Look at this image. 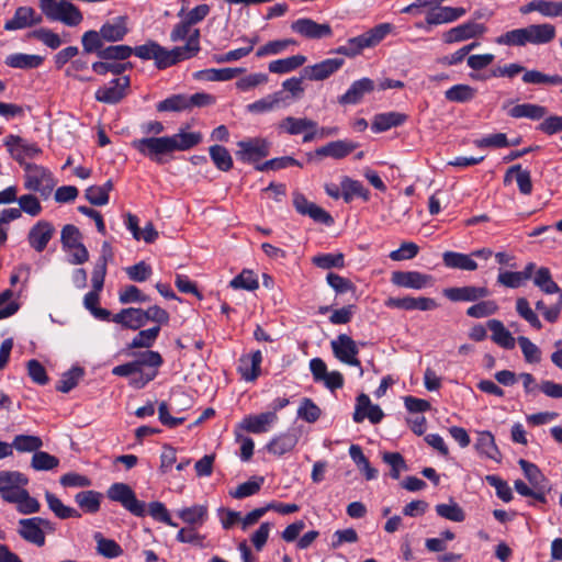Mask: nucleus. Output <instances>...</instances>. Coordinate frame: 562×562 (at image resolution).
<instances>
[{"label":"nucleus","instance_id":"nucleus-1","mask_svg":"<svg viewBox=\"0 0 562 562\" xmlns=\"http://www.w3.org/2000/svg\"><path fill=\"white\" fill-rule=\"evenodd\" d=\"M128 18L119 15L105 21L100 30H89L81 35V44H90L93 50L100 47V43L121 42L128 34Z\"/></svg>","mask_w":562,"mask_h":562},{"label":"nucleus","instance_id":"nucleus-2","mask_svg":"<svg viewBox=\"0 0 562 562\" xmlns=\"http://www.w3.org/2000/svg\"><path fill=\"white\" fill-rule=\"evenodd\" d=\"M42 14L47 20L76 27L83 21V14L74 3L66 0H40Z\"/></svg>","mask_w":562,"mask_h":562},{"label":"nucleus","instance_id":"nucleus-3","mask_svg":"<svg viewBox=\"0 0 562 562\" xmlns=\"http://www.w3.org/2000/svg\"><path fill=\"white\" fill-rule=\"evenodd\" d=\"M132 146L143 156L149 158L156 164H165L166 155L173 153L169 136L162 137H144L134 139Z\"/></svg>","mask_w":562,"mask_h":562},{"label":"nucleus","instance_id":"nucleus-4","mask_svg":"<svg viewBox=\"0 0 562 562\" xmlns=\"http://www.w3.org/2000/svg\"><path fill=\"white\" fill-rule=\"evenodd\" d=\"M106 495L111 501L120 503L131 514L137 517H144L146 515V504L136 498L130 485L125 483H114L109 487Z\"/></svg>","mask_w":562,"mask_h":562},{"label":"nucleus","instance_id":"nucleus-5","mask_svg":"<svg viewBox=\"0 0 562 562\" xmlns=\"http://www.w3.org/2000/svg\"><path fill=\"white\" fill-rule=\"evenodd\" d=\"M331 351L340 362L359 368V375H363L361 362L358 359V344L347 334H339L330 341Z\"/></svg>","mask_w":562,"mask_h":562},{"label":"nucleus","instance_id":"nucleus-6","mask_svg":"<svg viewBox=\"0 0 562 562\" xmlns=\"http://www.w3.org/2000/svg\"><path fill=\"white\" fill-rule=\"evenodd\" d=\"M25 188L40 192L42 195L47 196L54 189L55 182L52 173L44 167L35 164H25Z\"/></svg>","mask_w":562,"mask_h":562},{"label":"nucleus","instance_id":"nucleus-7","mask_svg":"<svg viewBox=\"0 0 562 562\" xmlns=\"http://www.w3.org/2000/svg\"><path fill=\"white\" fill-rule=\"evenodd\" d=\"M235 153L238 160L246 164H255L270 154V143L260 137L248 138L237 143Z\"/></svg>","mask_w":562,"mask_h":562},{"label":"nucleus","instance_id":"nucleus-8","mask_svg":"<svg viewBox=\"0 0 562 562\" xmlns=\"http://www.w3.org/2000/svg\"><path fill=\"white\" fill-rule=\"evenodd\" d=\"M3 143L11 157L20 165H25L26 158L32 159L42 154V149L35 143H30L19 135L10 134L5 136Z\"/></svg>","mask_w":562,"mask_h":562},{"label":"nucleus","instance_id":"nucleus-9","mask_svg":"<svg viewBox=\"0 0 562 562\" xmlns=\"http://www.w3.org/2000/svg\"><path fill=\"white\" fill-rule=\"evenodd\" d=\"M291 30L307 40H322L333 35L328 23H317L310 18H301L292 22Z\"/></svg>","mask_w":562,"mask_h":562},{"label":"nucleus","instance_id":"nucleus-10","mask_svg":"<svg viewBox=\"0 0 562 562\" xmlns=\"http://www.w3.org/2000/svg\"><path fill=\"white\" fill-rule=\"evenodd\" d=\"M293 205L297 213L310 216L316 223L325 225H331L334 223L333 216L327 211L310 202L301 192L293 193Z\"/></svg>","mask_w":562,"mask_h":562},{"label":"nucleus","instance_id":"nucleus-11","mask_svg":"<svg viewBox=\"0 0 562 562\" xmlns=\"http://www.w3.org/2000/svg\"><path fill=\"white\" fill-rule=\"evenodd\" d=\"M55 233V226L50 222L41 220L30 228L27 243L36 252H43Z\"/></svg>","mask_w":562,"mask_h":562},{"label":"nucleus","instance_id":"nucleus-12","mask_svg":"<svg viewBox=\"0 0 562 562\" xmlns=\"http://www.w3.org/2000/svg\"><path fill=\"white\" fill-rule=\"evenodd\" d=\"M85 54H94L101 60L125 61L133 55V47L124 44L105 45L100 43V47L93 50L90 44H81Z\"/></svg>","mask_w":562,"mask_h":562},{"label":"nucleus","instance_id":"nucleus-13","mask_svg":"<svg viewBox=\"0 0 562 562\" xmlns=\"http://www.w3.org/2000/svg\"><path fill=\"white\" fill-rule=\"evenodd\" d=\"M486 32L484 24L469 21L445 32L442 40L447 44L463 42L471 38H477Z\"/></svg>","mask_w":562,"mask_h":562},{"label":"nucleus","instance_id":"nucleus-14","mask_svg":"<svg viewBox=\"0 0 562 562\" xmlns=\"http://www.w3.org/2000/svg\"><path fill=\"white\" fill-rule=\"evenodd\" d=\"M130 85L131 81L127 76L113 79L110 86L99 88L94 97L99 102L115 104L126 95Z\"/></svg>","mask_w":562,"mask_h":562},{"label":"nucleus","instance_id":"nucleus-15","mask_svg":"<svg viewBox=\"0 0 562 562\" xmlns=\"http://www.w3.org/2000/svg\"><path fill=\"white\" fill-rule=\"evenodd\" d=\"M345 64L342 58H327L321 63L303 68V78L312 81H323L338 71Z\"/></svg>","mask_w":562,"mask_h":562},{"label":"nucleus","instance_id":"nucleus-16","mask_svg":"<svg viewBox=\"0 0 562 562\" xmlns=\"http://www.w3.org/2000/svg\"><path fill=\"white\" fill-rule=\"evenodd\" d=\"M442 294L451 302H477L488 296L490 291L485 286L464 285L446 288Z\"/></svg>","mask_w":562,"mask_h":562},{"label":"nucleus","instance_id":"nucleus-17","mask_svg":"<svg viewBox=\"0 0 562 562\" xmlns=\"http://www.w3.org/2000/svg\"><path fill=\"white\" fill-rule=\"evenodd\" d=\"M27 484V476L19 471H0V494L4 502L9 503Z\"/></svg>","mask_w":562,"mask_h":562},{"label":"nucleus","instance_id":"nucleus-18","mask_svg":"<svg viewBox=\"0 0 562 562\" xmlns=\"http://www.w3.org/2000/svg\"><path fill=\"white\" fill-rule=\"evenodd\" d=\"M42 21V14L36 13L33 8L19 7L14 12L13 18L5 22L4 30L16 31L27 29L41 24Z\"/></svg>","mask_w":562,"mask_h":562},{"label":"nucleus","instance_id":"nucleus-19","mask_svg":"<svg viewBox=\"0 0 562 562\" xmlns=\"http://www.w3.org/2000/svg\"><path fill=\"white\" fill-rule=\"evenodd\" d=\"M385 305L392 308H400L405 311H431L437 308L438 304L434 299L430 297H389L385 301Z\"/></svg>","mask_w":562,"mask_h":562},{"label":"nucleus","instance_id":"nucleus-20","mask_svg":"<svg viewBox=\"0 0 562 562\" xmlns=\"http://www.w3.org/2000/svg\"><path fill=\"white\" fill-rule=\"evenodd\" d=\"M391 281L401 288L420 290L431 284L432 277L419 271H395Z\"/></svg>","mask_w":562,"mask_h":562},{"label":"nucleus","instance_id":"nucleus-21","mask_svg":"<svg viewBox=\"0 0 562 562\" xmlns=\"http://www.w3.org/2000/svg\"><path fill=\"white\" fill-rule=\"evenodd\" d=\"M357 147V143L348 139H339L318 147L314 155L321 158L330 157L334 159H342L350 155Z\"/></svg>","mask_w":562,"mask_h":562},{"label":"nucleus","instance_id":"nucleus-22","mask_svg":"<svg viewBox=\"0 0 562 562\" xmlns=\"http://www.w3.org/2000/svg\"><path fill=\"white\" fill-rule=\"evenodd\" d=\"M374 81L370 78H362L352 82L349 89L339 97L338 102L342 105L359 103L364 94L374 90Z\"/></svg>","mask_w":562,"mask_h":562},{"label":"nucleus","instance_id":"nucleus-23","mask_svg":"<svg viewBox=\"0 0 562 562\" xmlns=\"http://www.w3.org/2000/svg\"><path fill=\"white\" fill-rule=\"evenodd\" d=\"M465 12L464 8L432 5L431 10L427 12L426 23L428 25L450 23L463 16Z\"/></svg>","mask_w":562,"mask_h":562},{"label":"nucleus","instance_id":"nucleus-24","mask_svg":"<svg viewBox=\"0 0 562 562\" xmlns=\"http://www.w3.org/2000/svg\"><path fill=\"white\" fill-rule=\"evenodd\" d=\"M18 533L22 539L36 547L45 544V532L40 528L36 517L20 519Z\"/></svg>","mask_w":562,"mask_h":562},{"label":"nucleus","instance_id":"nucleus-25","mask_svg":"<svg viewBox=\"0 0 562 562\" xmlns=\"http://www.w3.org/2000/svg\"><path fill=\"white\" fill-rule=\"evenodd\" d=\"M262 362V353L256 350L250 355L241 356L239 359L238 371L245 381H255L260 374V364Z\"/></svg>","mask_w":562,"mask_h":562},{"label":"nucleus","instance_id":"nucleus-26","mask_svg":"<svg viewBox=\"0 0 562 562\" xmlns=\"http://www.w3.org/2000/svg\"><path fill=\"white\" fill-rule=\"evenodd\" d=\"M277 414L274 412H266L258 415L246 416L240 427L248 432L262 434L268 431L271 424L277 420Z\"/></svg>","mask_w":562,"mask_h":562},{"label":"nucleus","instance_id":"nucleus-27","mask_svg":"<svg viewBox=\"0 0 562 562\" xmlns=\"http://www.w3.org/2000/svg\"><path fill=\"white\" fill-rule=\"evenodd\" d=\"M442 262L449 269H458L463 271H475L477 262L472 258L471 254H462L457 251H445L442 254Z\"/></svg>","mask_w":562,"mask_h":562},{"label":"nucleus","instance_id":"nucleus-28","mask_svg":"<svg viewBox=\"0 0 562 562\" xmlns=\"http://www.w3.org/2000/svg\"><path fill=\"white\" fill-rule=\"evenodd\" d=\"M112 321L134 330L146 325L143 308L135 307L123 308L112 317Z\"/></svg>","mask_w":562,"mask_h":562},{"label":"nucleus","instance_id":"nucleus-29","mask_svg":"<svg viewBox=\"0 0 562 562\" xmlns=\"http://www.w3.org/2000/svg\"><path fill=\"white\" fill-rule=\"evenodd\" d=\"M548 113V109L543 105L535 103H521L510 108L507 114L513 119H529L538 121L543 119Z\"/></svg>","mask_w":562,"mask_h":562},{"label":"nucleus","instance_id":"nucleus-30","mask_svg":"<svg viewBox=\"0 0 562 562\" xmlns=\"http://www.w3.org/2000/svg\"><path fill=\"white\" fill-rule=\"evenodd\" d=\"M407 120V115L400 112H386L376 114L373 119L371 128L373 132H384L392 127L404 124Z\"/></svg>","mask_w":562,"mask_h":562},{"label":"nucleus","instance_id":"nucleus-31","mask_svg":"<svg viewBox=\"0 0 562 562\" xmlns=\"http://www.w3.org/2000/svg\"><path fill=\"white\" fill-rule=\"evenodd\" d=\"M317 126V122L307 117H294L286 116L280 121L278 127L281 132L289 135H300L303 132H307L308 128Z\"/></svg>","mask_w":562,"mask_h":562},{"label":"nucleus","instance_id":"nucleus-32","mask_svg":"<svg viewBox=\"0 0 562 562\" xmlns=\"http://www.w3.org/2000/svg\"><path fill=\"white\" fill-rule=\"evenodd\" d=\"M286 97L283 91H277L274 93L268 94L265 98L257 100L247 105V111L250 113H266L272 111L280 106L281 103H284Z\"/></svg>","mask_w":562,"mask_h":562},{"label":"nucleus","instance_id":"nucleus-33","mask_svg":"<svg viewBox=\"0 0 562 562\" xmlns=\"http://www.w3.org/2000/svg\"><path fill=\"white\" fill-rule=\"evenodd\" d=\"M518 464L520 465L521 470L524 471L525 476L527 477L529 483L532 485V487L540 488L544 492L550 491L548 479L541 473V471L539 470V468L536 464H533L525 459H520L518 461Z\"/></svg>","mask_w":562,"mask_h":562},{"label":"nucleus","instance_id":"nucleus-34","mask_svg":"<svg viewBox=\"0 0 562 562\" xmlns=\"http://www.w3.org/2000/svg\"><path fill=\"white\" fill-rule=\"evenodd\" d=\"M474 447L481 456L494 461L501 460V452L495 443L494 436L490 431L479 432Z\"/></svg>","mask_w":562,"mask_h":562},{"label":"nucleus","instance_id":"nucleus-35","mask_svg":"<svg viewBox=\"0 0 562 562\" xmlns=\"http://www.w3.org/2000/svg\"><path fill=\"white\" fill-rule=\"evenodd\" d=\"M44 58L40 55L15 53L5 57L4 64L16 69H35L40 67Z\"/></svg>","mask_w":562,"mask_h":562},{"label":"nucleus","instance_id":"nucleus-36","mask_svg":"<svg viewBox=\"0 0 562 562\" xmlns=\"http://www.w3.org/2000/svg\"><path fill=\"white\" fill-rule=\"evenodd\" d=\"M193 56H195V54L191 52L188 45L177 46L170 50L161 46L160 69H165Z\"/></svg>","mask_w":562,"mask_h":562},{"label":"nucleus","instance_id":"nucleus-37","mask_svg":"<svg viewBox=\"0 0 562 562\" xmlns=\"http://www.w3.org/2000/svg\"><path fill=\"white\" fill-rule=\"evenodd\" d=\"M9 503L16 505V510L23 515H30L38 513L41 509L40 502L32 497L29 491L23 487L18 494L12 495Z\"/></svg>","mask_w":562,"mask_h":562},{"label":"nucleus","instance_id":"nucleus-38","mask_svg":"<svg viewBox=\"0 0 562 562\" xmlns=\"http://www.w3.org/2000/svg\"><path fill=\"white\" fill-rule=\"evenodd\" d=\"M241 72H244L243 68H210L196 71L194 78L206 81H228Z\"/></svg>","mask_w":562,"mask_h":562},{"label":"nucleus","instance_id":"nucleus-39","mask_svg":"<svg viewBox=\"0 0 562 562\" xmlns=\"http://www.w3.org/2000/svg\"><path fill=\"white\" fill-rule=\"evenodd\" d=\"M487 327L492 331V339L495 344L505 349L515 348V338L510 331L505 328L501 321L490 319L487 322Z\"/></svg>","mask_w":562,"mask_h":562},{"label":"nucleus","instance_id":"nucleus-40","mask_svg":"<svg viewBox=\"0 0 562 562\" xmlns=\"http://www.w3.org/2000/svg\"><path fill=\"white\" fill-rule=\"evenodd\" d=\"M340 186L341 196L346 203L351 202L355 196L362 198L364 201H368L370 199L369 190L364 188V186L358 180L345 177L341 180Z\"/></svg>","mask_w":562,"mask_h":562},{"label":"nucleus","instance_id":"nucleus-41","mask_svg":"<svg viewBox=\"0 0 562 562\" xmlns=\"http://www.w3.org/2000/svg\"><path fill=\"white\" fill-rule=\"evenodd\" d=\"M297 443V436L295 434H282L274 437L268 445L267 450L269 453L276 456H283L294 449Z\"/></svg>","mask_w":562,"mask_h":562},{"label":"nucleus","instance_id":"nucleus-42","mask_svg":"<svg viewBox=\"0 0 562 562\" xmlns=\"http://www.w3.org/2000/svg\"><path fill=\"white\" fill-rule=\"evenodd\" d=\"M179 518L190 526H202L207 519L206 505H193L178 510Z\"/></svg>","mask_w":562,"mask_h":562},{"label":"nucleus","instance_id":"nucleus-43","mask_svg":"<svg viewBox=\"0 0 562 562\" xmlns=\"http://www.w3.org/2000/svg\"><path fill=\"white\" fill-rule=\"evenodd\" d=\"M45 499L47 502L48 508L59 519L81 517V514L77 509L66 506L55 494L48 491L45 492Z\"/></svg>","mask_w":562,"mask_h":562},{"label":"nucleus","instance_id":"nucleus-44","mask_svg":"<svg viewBox=\"0 0 562 562\" xmlns=\"http://www.w3.org/2000/svg\"><path fill=\"white\" fill-rule=\"evenodd\" d=\"M102 494L100 492L89 490L82 491L75 495L78 506L88 514H95L100 509Z\"/></svg>","mask_w":562,"mask_h":562},{"label":"nucleus","instance_id":"nucleus-45","mask_svg":"<svg viewBox=\"0 0 562 562\" xmlns=\"http://www.w3.org/2000/svg\"><path fill=\"white\" fill-rule=\"evenodd\" d=\"M172 150H188L202 142L200 132H180L169 136Z\"/></svg>","mask_w":562,"mask_h":562},{"label":"nucleus","instance_id":"nucleus-46","mask_svg":"<svg viewBox=\"0 0 562 562\" xmlns=\"http://www.w3.org/2000/svg\"><path fill=\"white\" fill-rule=\"evenodd\" d=\"M521 80L526 85H562V76L560 75H547L536 69L528 70L526 68L521 77Z\"/></svg>","mask_w":562,"mask_h":562},{"label":"nucleus","instance_id":"nucleus-47","mask_svg":"<svg viewBox=\"0 0 562 562\" xmlns=\"http://www.w3.org/2000/svg\"><path fill=\"white\" fill-rule=\"evenodd\" d=\"M113 190L112 180H108L102 186H91L86 190V199L95 206H102L109 203V193Z\"/></svg>","mask_w":562,"mask_h":562},{"label":"nucleus","instance_id":"nucleus-48","mask_svg":"<svg viewBox=\"0 0 562 562\" xmlns=\"http://www.w3.org/2000/svg\"><path fill=\"white\" fill-rule=\"evenodd\" d=\"M306 61L303 55H294L282 59L273 60L269 64L268 69L272 74H286L301 67Z\"/></svg>","mask_w":562,"mask_h":562},{"label":"nucleus","instance_id":"nucleus-49","mask_svg":"<svg viewBox=\"0 0 562 562\" xmlns=\"http://www.w3.org/2000/svg\"><path fill=\"white\" fill-rule=\"evenodd\" d=\"M349 454L359 470L363 472L367 480H374L378 476V470L371 467L360 446L351 445L349 448Z\"/></svg>","mask_w":562,"mask_h":562},{"label":"nucleus","instance_id":"nucleus-50","mask_svg":"<svg viewBox=\"0 0 562 562\" xmlns=\"http://www.w3.org/2000/svg\"><path fill=\"white\" fill-rule=\"evenodd\" d=\"M109 247V243H103L102 245V255L97 260L92 277H91V283H92V290L94 291H102L104 279L106 274V266H108V257L105 255V248Z\"/></svg>","mask_w":562,"mask_h":562},{"label":"nucleus","instance_id":"nucleus-51","mask_svg":"<svg viewBox=\"0 0 562 562\" xmlns=\"http://www.w3.org/2000/svg\"><path fill=\"white\" fill-rule=\"evenodd\" d=\"M533 284L546 294H555L560 292V286L553 281L549 268H539L533 276Z\"/></svg>","mask_w":562,"mask_h":562},{"label":"nucleus","instance_id":"nucleus-52","mask_svg":"<svg viewBox=\"0 0 562 562\" xmlns=\"http://www.w3.org/2000/svg\"><path fill=\"white\" fill-rule=\"evenodd\" d=\"M10 446H12V449L14 448L19 452L35 453L43 447V440L38 436L18 435L14 437Z\"/></svg>","mask_w":562,"mask_h":562},{"label":"nucleus","instance_id":"nucleus-53","mask_svg":"<svg viewBox=\"0 0 562 562\" xmlns=\"http://www.w3.org/2000/svg\"><path fill=\"white\" fill-rule=\"evenodd\" d=\"M93 538L97 542V551L99 554L109 559L122 555L123 550L114 540L104 538L101 532H95Z\"/></svg>","mask_w":562,"mask_h":562},{"label":"nucleus","instance_id":"nucleus-54","mask_svg":"<svg viewBox=\"0 0 562 562\" xmlns=\"http://www.w3.org/2000/svg\"><path fill=\"white\" fill-rule=\"evenodd\" d=\"M210 157L221 171H229L233 168V159L229 151L221 145H213L209 149Z\"/></svg>","mask_w":562,"mask_h":562},{"label":"nucleus","instance_id":"nucleus-55","mask_svg":"<svg viewBox=\"0 0 562 562\" xmlns=\"http://www.w3.org/2000/svg\"><path fill=\"white\" fill-rule=\"evenodd\" d=\"M263 482L265 479L262 476H255L251 480L239 484L235 490L229 491V495L236 499L255 495L260 491Z\"/></svg>","mask_w":562,"mask_h":562},{"label":"nucleus","instance_id":"nucleus-56","mask_svg":"<svg viewBox=\"0 0 562 562\" xmlns=\"http://www.w3.org/2000/svg\"><path fill=\"white\" fill-rule=\"evenodd\" d=\"M476 90L469 85H456L445 92V97L450 102H469L474 99Z\"/></svg>","mask_w":562,"mask_h":562},{"label":"nucleus","instance_id":"nucleus-57","mask_svg":"<svg viewBox=\"0 0 562 562\" xmlns=\"http://www.w3.org/2000/svg\"><path fill=\"white\" fill-rule=\"evenodd\" d=\"M83 369L80 367L71 368L61 374V378L56 385V390L61 393H68L77 386L79 380L83 376Z\"/></svg>","mask_w":562,"mask_h":562},{"label":"nucleus","instance_id":"nucleus-58","mask_svg":"<svg viewBox=\"0 0 562 562\" xmlns=\"http://www.w3.org/2000/svg\"><path fill=\"white\" fill-rule=\"evenodd\" d=\"M161 45L154 41H148L144 45L133 48V54L144 60L154 59L157 68L160 69Z\"/></svg>","mask_w":562,"mask_h":562},{"label":"nucleus","instance_id":"nucleus-59","mask_svg":"<svg viewBox=\"0 0 562 562\" xmlns=\"http://www.w3.org/2000/svg\"><path fill=\"white\" fill-rule=\"evenodd\" d=\"M160 333V326H154L148 329L140 330L131 341L128 348H150Z\"/></svg>","mask_w":562,"mask_h":562},{"label":"nucleus","instance_id":"nucleus-60","mask_svg":"<svg viewBox=\"0 0 562 562\" xmlns=\"http://www.w3.org/2000/svg\"><path fill=\"white\" fill-rule=\"evenodd\" d=\"M364 48H369V44L363 34L351 37L347 41L346 45L337 47L334 53L345 55L347 57H355L359 55Z\"/></svg>","mask_w":562,"mask_h":562},{"label":"nucleus","instance_id":"nucleus-61","mask_svg":"<svg viewBox=\"0 0 562 562\" xmlns=\"http://www.w3.org/2000/svg\"><path fill=\"white\" fill-rule=\"evenodd\" d=\"M59 465V459L48 452L38 450L33 453L31 467L35 471H49Z\"/></svg>","mask_w":562,"mask_h":562},{"label":"nucleus","instance_id":"nucleus-62","mask_svg":"<svg viewBox=\"0 0 562 562\" xmlns=\"http://www.w3.org/2000/svg\"><path fill=\"white\" fill-rule=\"evenodd\" d=\"M435 509L438 516L454 522H461L465 519L464 510L453 501L449 504H438Z\"/></svg>","mask_w":562,"mask_h":562},{"label":"nucleus","instance_id":"nucleus-63","mask_svg":"<svg viewBox=\"0 0 562 562\" xmlns=\"http://www.w3.org/2000/svg\"><path fill=\"white\" fill-rule=\"evenodd\" d=\"M533 45H542L552 42L555 37V27L552 24H531Z\"/></svg>","mask_w":562,"mask_h":562},{"label":"nucleus","instance_id":"nucleus-64","mask_svg":"<svg viewBox=\"0 0 562 562\" xmlns=\"http://www.w3.org/2000/svg\"><path fill=\"white\" fill-rule=\"evenodd\" d=\"M229 285L233 289L254 291L259 288V282L256 274L251 270L245 269L229 282Z\"/></svg>","mask_w":562,"mask_h":562}]
</instances>
